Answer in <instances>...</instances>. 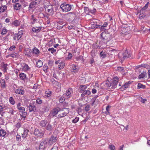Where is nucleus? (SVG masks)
Segmentation results:
<instances>
[{"label":"nucleus","mask_w":150,"mask_h":150,"mask_svg":"<svg viewBox=\"0 0 150 150\" xmlns=\"http://www.w3.org/2000/svg\"><path fill=\"white\" fill-rule=\"evenodd\" d=\"M122 55L123 56V58L124 59L126 58L129 57L131 56L130 53L129 52H128L127 51H125L122 54Z\"/></svg>","instance_id":"20"},{"label":"nucleus","mask_w":150,"mask_h":150,"mask_svg":"<svg viewBox=\"0 0 150 150\" xmlns=\"http://www.w3.org/2000/svg\"><path fill=\"white\" fill-rule=\"evenodd\" d=\"M92 26L94 28H100V25H99L97 24V22L96 21H94L91 22Z\"/></svg>","instance_id":"19"},{"label":"nucleus","mask_w":150,"mask_h":150,"mask_svg":"<svg viewBox=\"0 0 150 150\" xmlns=\"http://www.w3.org/2000/svg\"><path fill=\"white\" fill-rule=\"evenodd\" d=\"M20 111V112H24L25 111V108L22 106H21L18 109Z\"/></svg>","instance_id":"53"},{"label":"nucleus","mask_w":150,"mask_h":150,"mask_svg":"<svg viewBox=\"0 0 150 150\" xmlns=\"http://www.w3.org/2000/svg\"><path fill=\"white\" fill-rule=\"evenodd\" d=\"M65 65V63L63 62H61L59 65V69H63Z\"/></svg>","instance_id":"31"},{"label":"nucleus","mask_w":150,"mask_h":150,"mask_svg":"<svg viewBox=\"0 0 150 150\" xmlns=\"http://www.w3.org/2000/svg\"><path fill=\"white\" fill-rule=\"evenodd\" d=\"M36 102L37 104H40L42 103V100L40 98H38L36 100Z\"/></svg>","instance_id":"48"},{"label":"nucleus","mask_w":150,"mask_h":150,"mask_svg":"<svg viewBox=\"0 0 150 150\" xmlns=\"http://www.w3.org/2000/svg\"><path fill=\"white\" fill-rule=\"evenodd\" d=\"M1 86L3 88L6 86V83L5 80L4 79H1L0 81Z\"/></svg>","instance_id":"33"},{"label":"nucleus","mask_w":150,"mask_h":150,"mask_svg":"<svg viewBox=\"0 0 150 150\" xmlns=\"http://www.w3.org/2000/svg\"><path fill=\"white\" fill-rule=\"evenodd\" d=\"M128 34H126L124 35H122V36L125 37V39L127 40H128L131 37V34H130V33H129V36Z\"/></svg>","instance_id":"46"},{"label":"nucleus","mask_w":150,"mask_h":150,"mask_svg":"<svg viewBox=\"0 0 150 150\" xmlns=\"http://www.w3.org/2000/svg\"><path fill=\"white\" fill-rule=\"evenodd\" d=\"M145 16V15L142 13L139 15V18L140 19H142L144 18Z\"/></svg>","instance_id":"51"},{"label":"nucleus","mask_w":150,"mask_h":150,"mask_svg":"<svg viewBox=\"0 0 150 150\" xmlns=\"http://www.w3.org/2000/svg\"><path fill=\"white\" fill-rule=\"evenodd\" d=\"M15 112L16 111H15L13 110L12 109H11L9 110V113L12 115H14V112Z\"/></svg>","instance_id":"64"},{"label":"nucleus","mask_w":150,"mask_h":150,"mask_svg":"<svg viewBox=\"0 0 150 150\" xmlns=\"http://www.w3.org/2000/svg\"><path fill=\"white\" fill-rule=\"evenodd\" d=\"M117 70L119 72L123 71L124 70V68L123 67H118L117 68Z\"/></svg>","instance_id":"54"},{"label":"nucleus","mask_w":150,"mask_h":150,"mask_svg":"<svg viewBox=\"0 0 150 150\" xmlns=\"http://www.w3.org/2000/svg\"><path fill=\"white\" fill-rule=\"evenodd\" d=\"M10 103L12 105H14L15 103V101L12 97H11L9 99Z\"/></svg>","instance_id":"27"},{"label":"nucleus","mask_w":150,"mask_h":150,"mask_svg":"<svg viewBox=\"0 0 150 150\" xmlns=\"http://www.w3.org/2000/svg\"><path fill=\"white\" fill-rule=\"evenodd\" d=\"M20 23V22L16 20L14 21L13 24L15 26H17L19 25Z\"/></svg>","instance_id":"45"},{"label":"nucleus","mask_w":150,"mask_h":150,"mask_svg":"<svg viewBox=\"0 0 150 150\" xmlns=\"http://www.w3.org/2000/svg\"><path fill=\"white\" fill-rule=\"evenodd\" d=\"M42 2V0H35L31 2L29 5L28 7L29 9L30 10L31 9L34 8Z\"/></svg>","instance_id":"4"},{"label":"nucleus","mask_w":150,"mask_h":150,"mask_svg":"<svg viewBox=\"0 0 150 150\" xmlns=\"http://www.w3.org/2000/svg\"><path fill=\"white\" fill-rule=\"evenodd\" d=\"M33 53L36 54H38L40 53V51L39 50L36 48H34L33 49Z\"/></svg>","instance_id":"37"},{"label":"nucleus","mask_w":150,"mask_h":150,"mask_svg":"<svg viewBox=\"0 0 150 150\" xmlns=\"http://www.w3.org/2000/svg\"><path fill=\"white\" fill-rule=\"evenodd\" d=\"M7 30L5 28H3L1 34L2 35H4L7 33Z\"/></svg>","instance_id":"58"},{"label":"nucleus","mask_w":150,"mask_h":150,"mask_svg":"<svg viewBox=\"0 0 150 150\" xmlns=\"http://www.w3.org/2000/svg\"><path fill=\"white\" fill-rule=\"evenodd\" d=\"M60 110V109L58 108H54L51 111L50 113V115L54 117L56 115Z\"/></svg>","instance_id":"11"},{"label":"nucleus","mask_w":150,"mask_h":150,"mask_svg":"<svg viewBox=\"0 0 150 150\" xmlns=\"http://www.w3.org/2000/svg\"><path fill=\"white\" fill-rule=\"evenodd\" d=\"M8 66L7 64H4L2 66V68L3 69V71L5 73L6 72L7 70V66Z\"/></svg>","instance_id":"32"},{"label":"nucleus","mask_w":150,"mask_h":150,"mask_svg":"<svg viewBox=\"0 0 150 150\" xmlns=\"http://www.w3.org/2000/svg\"><path fill=\"white\" fill-rule=\"evenodd\" d=\"M20 78L21 80H24L27 79L26 75L23 73H21L19 74Z\"/></svg>","instance_id":"23"},{"label":"nucleus","mask_w":150,"mask_h":150,"mask_svg":"<svg viewBox=\"0 0 150 150\" xmlns=\"http://www.w3.org/2000/svg\"><path fill=\"white\" fill-rule=\"evenodd\" d=\"M57 140V137L56 135H52L49 140V144L51 145L56 142Z\"/></svg>","instance_id":"10"},{"label":"nucleus","mask_w":150,"mask_h":150,"mask_svg":"<svg viewBox=\"0 0 150 150\" xmlns=\"http://www.w3.org/2000/svg\"><path fill=\"white\" fill-rule=\"evenodd\" d=\"M119 81V78L117 76L114 77L113 79L112 83L111 84L112 88H115L117 86V84Z\"/></svg>","instance_id":"7"},{"label":"nucleus","mask_w":150,"mask_h":150,"mask_svg":"<svg viewBox=\"0 0 150 150\" xmlns=\"http://www.w3.org/2000/svg\"><path fill=\"white\" fill-rule=\"evenodd\" d=\"M45 96L47 97H50L51 95V92L49 91H46L45 93Z\"/></svg>","instance_id":"43"},{"label":"nucleus","mask_w":150,"mask_h":150,"mask_svg":"<svg viewBox=\"0 0 150 150\" xmlns=\"http://www.w3.org/2000/svg\"><path fill=\"white\" fill-rule=\"evenodd\" d=\"M45 6L46 7L45 9L48 8L50 9H53L52 8V5L50 4V3H49L48 5Z\"/></svg>","instance_id":"50"},{"label":"nucleus","mask_w":150,"mask_h":150,"mask_svg":"<svg viewBox=\"0 0 150 150\" xmlns=\"http://www.w3.org/2000/svg\"><path fill=\"white\" fill-rule=\"evenodd\" d=\"M141 66L142 67L146 69H148L149 67V65L146 64H142Z\"/></svg>","instance_id":"59"},{"label":"nucleus","mask_w":150,"mask_h":150,"mask_svg":"<svg viewBox=\"0 0 150 150\" xmlns=\"http://www.w3.org/2000/svg\"><path fill=\"white\" fill-rule=\"evenodd\" d=\"M28 132V130L25 129L24 130L23 133L22 134V137L23 138H25L26 137Z\"/></svg>","instance_id":"34"},{"label":"nucleus","mask_w":150,"mask_h":150,"mask_svg":"<svg viewBox=\"0 0 150 150\" xmlns=\"http://www.w3.org/2000/svg\"><path fill=\"white\" fill-rule=\"evenodd\" d=\"M72 57V55L71 53H69L68 57L66 58L67 60H68L69 59H71Z\"/></svg>","instance_id":"57"},{"label":"nucleus","mask_w":150,"mask_h":150,"mask_svg":"<svg viewBox=\"0 0 150 150\" xmlns=\"http://www.w3.org/2000/svg\"><path fill=\"white\" fill-rule=\"evenodd\" d=\"M47 142L45 140L42 142L40 143L39 146V149H43L47 146Z\"/></svg>","instance_id":"14"},{"label":"nucleus","mask_w":150,"mask_h":150,"mask_svg":"<svg viewBox=\"0 0 150 150\" xmlns=\"http://www.w3.org/2000/svg\"><path fill=\"white\" fill-rule=\"evenodd\" d=\"M43 65V62L41 60H39L37 63L36 65L38 67H41Z\"/></svg>","instance_id":"39"},{"label":"nucleus","mask_w":150,"mask_h":150,"mask_svg":"<svg viewBox=\"0 0 150 150\" xmlns=\"http://www.w3.org/2000/svg\"><path fill=\"white\" fill-rule=\"evenodd\" d=\"M22 113L21 114V116L23 117H25L27 113V112L24 111V112H21Z\"/></svg>","instance_id":"52"},{"label":"nucleus","mask_w":150,"mask_h":150,"mask_svg":"<svg viewBox=\"0 0 150 150\" xmlns=\"http://www.w3.org/2000/svg\"><path fill=\"white\" fill-rule=\"evenodd\" d=\"M100 57L102 59H103L105 58L106 56V54L105 52H103V51L101 52L99 54Z\"/></svg>","instance_id":"30"},{"label":"nucleus","mask_w":150,"mask_h":150,"mask_svg":"<svg viewBox=\"0 0 150 150\" xmlns=\"http://www.w3.org/2000/svg\"><path fill=\"white\" fill-rule=\"evenodd\" d=\"M21 137L20 135H17L16 137V140L17 141H19L21 140Z\"/></svg>","instance_id":"63"},{"label":"nucleus","mask_w":150,"mask_h":150,"mask_svg":"<svg viewBox=\"0 0 150 150\" xmlns=\"http://www.w3.org/2000/svg\"><path fill=\"white\" fill-rule=\"evenodd\" d=\"M6 9L7 7L6 6H2L0 8V12H4Z\"/></svg>","instance_id":"36"},{"label":"nucleus","mask_w":150,"mask_h":150,"mask_svg":"<svg viewBox=\"0 0 150 150\" xmlns=\"http://www.w3.org/2000/svg\"><path fill=\"white\" fill-rule=\"evenodd\" d=\"M16 48V47L15 46L13 45L10 47L9 49V50H10L11 51L14 50Z\"/></svg>","instance_id":"62"},{"label":"nucleus","mask_w":150,"mask_h":150,"mask_svg":"<svg viewBox=\"0 0 150 150\" xmlns=\"http://www.w3.org/2000/svg\"><path fill=\"white\" fill-rule=\"evenodd\" d=\"M78 71V67L76 65L73 64L72 66L71 71L74 73L77 72Z\"/></svg>","instance_id":"22"},{"label":"nucleus","mask_w":150,"mask_h":150,"mask_svg":"<svg viewBox=\"0 0 150 150\" xmlns=\"http://www.w3.org/2000/svg\"><path fill=\"white\" fill-rule=\"evenodd\" d=\"M132 81H130L128 82L125 83L124 85L122 86V87L123 88H127L129 86V85L132 83Z\"/></svg>","instance_id":"28"},{"label":"nucleus","mask_w":150,"mask_h":150,"mask_svg":"<svg viewBox=\"0 0 150 150\" xmlns=\"http://www.w3.org/2000/svg\"><path fill=\"white\" fill-rule=\"evenodd\" d=\"M15 92L16 94L23 95L24 94L25 91L22 88H18L15 90Z\"/></svg>","instance_id":"16"},{"label":"nucleus","mask_w":150,"mask_h":150,"mask_svg":"<svg viewBox=\"0 0 150 150\" xmlns=\"http://www.w3.org/2000/svg\"><path fill=\"white\" fill-rule=\"evenodd\" d=\"M64 96V95H63V96L61 97H60L59 98V102L60 103H62L63 102H64V100L66 99H67L66 98H65V97Z\"/></svg>","instance_id":"29"},{"label":"nucleus","mask_w":150,"mask_h":150,"mask_svg":"<svg viewBox=\"0 0 150 150\" xmlns=\"http://www.w3.org/2000/svg\"><path fill=\"white\" fill-rule=\"evenodd\" d=\"M62 111H64L63 112H64L66 115L68 114L69 112V109L68 108H64L62 109Z\"/></svg>","instance_id":"41"},{"label":"nucleus","mask_w":150,"mask_h":150,"mask_svg":"<svg viewBox=\"0 0 150 150\" xmlns=\"http://www.w3.org/2000/svg\"><path fill=\"white\" fill-rule=\"evenodd\" d=\"M22 70L25 72H27L30 71L31 69L29 67L28 65L25 63L23 64L22 65Z\"/></svg>","instance_id":"12"},{"label":"nucleus","mask_w":150,"mask_h":150,"mask_svg":"<svg viewBox=\"0 0 150 150\" xmlns=\"http://www.w3.org/2000/svg\"><path fill=\"white\" fill-rule=\"evenodd\" d=\"M47 123V120H43L40 122V125L42 127H45L46 126Z\"/></svg>","instance_id":"24"},{"label":"nucleus","mask_w":150,"mask_h":150,"mask_svg":"<svg viewBox=\"0 0 150 150\" xmlns=\"http://www.w3.org/2000/svg\"><path fill=\"white\" fill-rule=\"evenodd\" d=\"M6 132L3 129L0 130V136L4 137L6 134Z\"/></svg>","instance_id":"38"},{"label":"nucleus","mask_w":150,"mask_h":150,"mask_svg":"<svg viewBox=\"0 0 150 150\" xmlns=\"http://www.w3.org/2000/svg\"><path fill=\"white\" fill-rule=\"evenodd\" d=\"M146 72H143L142 73L139 75V79H141L144 78L145 76L146 75Z\"/></svg>","instance_id":"35"},{"label":"nucleus","mask_w":150,"mask_h":150,"mask_svg":"<svg viewBox=\"0 0 150 150\" xmlns=\"http://www.w3.org/2000/svg\"><path fill=\"white\" fill-rule=\"evenodd\" d=\"M79 120V117H76L74 120L72 121V122L75 123L77 122Z\"/></svg>","instance_id":"56"},{"label":"nucleus","mask_w":150,"mask_h":150,"mask_svg":"<svg viewBox=\"0 0 150 150\" xmlns=\"http://www.w3.org/2000/svg\"><path fill=\"white\" fill-rule=\"evenodd\" d=\"M45 128L47 130L49 131H52L53 129L52 125L49 123L47 124L45 126Z\"/></svg>","instance_id":"21"},{"label":"nucleus","mask_w":150,"mask_h":150,"mask_svg":"<svg viewBox=\"0 0 150 150\" xmlns=\"http://www.w3.org/2000/svg\"><path fill=\"white\" fill-rule=\"evenodd\" d=\"M34 134L36 136L41 138L44 134V132L38 129H35L34 130Z\"/></svg>","instance_id":"9"},{"label":"nucleus","mask_w":150,"mask_h":150,"mask_svg":"<svg viewBox=\"0 0 150 150\" xmlns=\"http://www.w3.org/2000/svg\"><path fill=\"white\" fill-rule=\"evenodd\" d=\"M48 110V108L46 106H43L42 108H40V111L42 112L47 111Z\"/></svg>","instance_id":"26"},{"label":"nucleus","mask_w":150,"mask_h":150,"mask_svg":"<svg viewBox=\"0 0 150 150\" xmlns=\"http://www.w3.org/2000/svg\"><path fill=\"white\" fill-rule=\"evenodd\" d=\"M90 105H87L85 107V110L86 112L90 110Z\"/></svg>","instance_id":"60"},{"label":"nucleus","mask_w":150,"mask_h":150,"mask_svg":"<svg viewBox=\"0 0 150 150\" xmlns=\"http://www.w3.org/2000/svg\"><path fill=\"white\" fill-rule=\"evenodd\" d=\"M30 20V23L32 24H34L39 22L38 20L35 18V16L33 15L31 16Z\"/></svg>","instance_id":"13"},{"label":"nucleus","mask_w":150,"mask_h":150,"mask_svg":"<svg viewBox=\"0 0 150 150\" xmlns=\"http://www.w3.org/2000/svg\"><path fill=\"white\" fill-rule=\"evenodd\" d=\"M131 31V29H130V27L128 25H125L123 28H121L120 30V33L122 35H124L126 34H128V35H129V33H130Z\"/></svg>","instance_id":"3"},{"label":"nucleus","mask_w":150,"mask_h":150,"mask_svg":"<svg viewBox=\"0 0 150 150\" xmlns=\"http://www.w3.org/2000/svg\"><path fill=\"white\" fill-rule=\"evenodd\" d=\"M46 11H47L48 13L52 14L53 12V9H50L48 8L45 9Z\"/></svg>","instance_id":"55"},{"label":"nucleus","mask_w":150,"mask_h":150,"mask_svg":"<svg viewBox=\"0 0 150 150\" xmlns=\"http://www.w3.org/2000/svg\"><path fill=\"white\" fill-rule=\"evenodd\" d=\"M108 148L110 150H115V146L113 144L109 145L108 146Z\"/></svg>","instance_id":"40"},{"label":"nucleus","mask_w":150,"mask_h":150,"mask_svg":"<svg viewBox=\"0 0 150 150\" xmlns=\"http://www.w3.org/2000/svg\"><path fill=\"white\" fill-rule=\"evenodd\" d=\"M73 94V91L72 89L69 88L66 90L65 93H64L63 95L66 98L68 99L71 97Z\"/></svg>","instance_id":"5"},{"label":"nucleus","mask_w":150,"mask_h":150,"mask_svg":"<svg viewBox=\"0 0 150 150\" xmlns=\"http://www.w3.org/2000/svg\"><path fill=\"white\" fill-rule=\"evenodd\" d=\"M101 39L104 43H107L109 40V34L105 32H103L101 34Z\"/></svg>","instance_id":"1"},{"label":"nucleus","mask_w":150,"mask_h":150,"mask_svg":"<svg viewBox=\"0 0 150 150\" xmlns=\"http://www.w3.org/2000/svg\"><path fill=\"white\" fill-rule=\"evenodd\" d=\"M66 114L65 113L63 112L62 113H60L58 115V117L61 118L63 117H64L66 115Z\"/></svg>","instance_id":"49"},{"label":"nucleus","mask_w":150,"mask_h":150,"mask_svg":"<svg viewBox=\"0 0 150 150\" xmlns=\"http://www.w3.org/2000/svg\"><path fill=\"white\" fill-rule=\"evenodd\" d=\"M76 59V61H79L82 60L83 59V57L81 56H79L78 57H77Z\"/></svg>","instance_id":"61"},{"label":"nucleus","mask_w":150,"mask_h":150,"mask_svg":"<svg viewBox=\"0 0 150 150\" xmlns=\"http://www.w3.org/2000/svg\"><path fill=\"white\" fill-rule=\"evenodd\" d=\"M48 51L50 52L51 53L53 54L56 52V50L54 48L52 47L49 48L48 49Z\"/></svg>","instance_id":"44"},{"label":"nucleus","mask_w":150,"mask_h":150,"mask_svg":"<svg viewBox=\"0 0 150 150\" xmlns=\"http://www.w3.org/2000/svg\"><path fill=\"white\" fill-rule=\"evenodd\" d=\"M42 28V27H33L32 28V30L34 32L38 33L41 31Z\"/></svg>","instance_id":"18"},{"label":"nucleus","mask_w":150,"mask_h":150,"mask_svg":"<svg viewBox=\"0 0 150 150\" xmlns=\"http://www.w3.org/2000/svg\"><path fill=\"white\" fill-rule=\"evenodd\" d=\"M10 56L13 58H16L18 57V54L14 52L11 54Z\"/></svg>","instance_id":"47"},{"label":"nucleus","mask_w":150,"mask_h":150,"mask_svg":"<svg viewBox=\"0 0 150 150\" xmlns=\"http://www.w3.org/2000/svg\"><path fill=\"white\" fill-rule=\"evenodd\" d=\"M100 86L103 89H107L108 88L111 86L110 83L109 81L102 83Z\"/></svg>","instance_id":"8"},{"label":"nucleus","mask_w":150,"mask_h":150,"mask_svg":"<svg viewBox=\"0 0 150 150\" xmlns=\"http://www.w3.org/2000/svg\"><path fill=\"white\" fill-rule=\"evenodd\" d=\"M35 101H31L29 105L27 106L28 108L29 112H35L36 111V109L35 105Z\"/></svg>","instance_id":"6"},{"label":"nucleus","mask_w":150,"mask_h":150,"mask_svg":"<svg viewBox=\"0 0 150 150\" xmlns=\"http://www.w3.org/2000/svg\"><path fill=\"white\" fill-rule=\"evenodd\" d=\"M137 87L138 89L140 88L144 89L145 88V86L141 83H139L138 84Z\"/></svg>","instance_id":"42"},{"label":"nucleus","mask_w":150,"mask_h":150,"mask_svg":"<svg viewBox=\"0 0 150 150\" xmlns=\"http://www.w3.org/2000/svg\"><path fill=\"white\" fill-rule=\"evenodd\" d=\"M91 93V91L89 90L86 89L82 93L81 96V97H83L86 95L87 96L90 95Z\"/></svg>","instance_id":"15"},{"label":"nucleus","mask_w":150,"mask_h":150,"mask_svg":"<svg viewBox=\"0 0 150 150\" xmlns=\"http://www.w3.org/2000/svg\"><path fill=\"white\" fill-rule=\"evenodd\" d=\"M21 8V5L19 3H16L14 6V8L15 9L18 10L20 9Z\"/></svg>","instance_id":"25"},{"label":"nucleus","mask_w":150,"mask_h":150,"mask_svg":"<svg viewBox=\"0 0 150 150\" xmlns=\"http://www.w3.org/2000/svg\"><path fill=\"white\" fill-rule=\"evenodd\" d=\"M60 8L62 9L63 11L66 12L69 11L71 8V5L67 4L66 3H63L60 6Z\"/></svg>","instance_id":"2"},{"label":"nucleus","mask_w":150,"mask_h":150,"mask_svg":"<svg viewBox=\"0 0 150 150\" xmlns=\"http://www.w3.org/2000/svg\"><path fill=\"white\" fill-rule=\"evenodd\" d=\"M87 86L86 85H81L79 88V92L80 93H83L86 89Z\"/></svg>","instance_id":"17"}]
</instances>
